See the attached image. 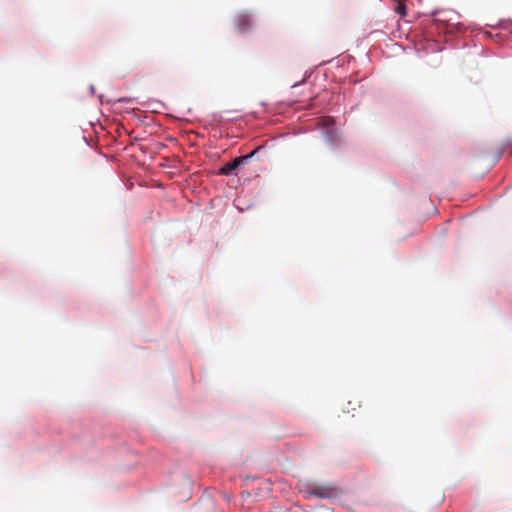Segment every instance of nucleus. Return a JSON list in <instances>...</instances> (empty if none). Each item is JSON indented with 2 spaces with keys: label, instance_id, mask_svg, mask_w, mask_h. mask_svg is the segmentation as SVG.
I'll use <instances>...</instances> for the list:
<instances>
[{
  "label": "nucleus",
  "instance_id": "nucleus-1",
  "mask_svg": "<svg viewBox=\"0 0 512 512\" xmlns=\"http://www.w3.org/2000/svg\"><path fill=\"white\" fill-rule=\"evenodd\" d=\"M308 494L318 498H329L333 494V488L330 486H315L308 491Z\"/></svg>",
  "mask_w": 512,
  "mask_h": 512
},
{
  "label": "nucleus",
  "instance_id": "nucleus-2",
  "mask_svg": "<svg viewBox=\"0 0 512 512\" xmlns=\"http://www.w3.org/2000/svg\"><path fill=\"white\" fill-rule=\"evenodd\" d=\"M236 26L239 32H247L252 27V21L248 14H240L236 18Z\"/></svg>",
  "mask_w": 512,
  "mask_h": 512
},
{
  "label": "nucleus",
  "instance_id": "nucleus-3",
  "mask_svg": "<svg viewBox=\"0 0 512 512\" xmlns=\"http://www.w3.org/2000/svg\"><path fill=\"white\" fill-rule=\"evenodd\" d=\"M244 162V158L237 157L231 162L226 163L219 170L221 175H230L236 168H238Z\"/></svg>",
  "mask_w": 512,
  "mask_h": 512
},
{
  "label": "nucleus",
  "instance_id": "nucleus-4",
  "mask_svg": "<svg viewBox=\"0 0 512 512\" xmlns=\"http://www.w3.org/2000/svg\"><path fill=\"white\" fill-rule=\"evenodd\" d=\"M397 5L395 7V12L399 14L401 17H404L406 15V6L403 3V0H396Z\"/></svg>",
  "mask_w": 512,
  "mask_h": 512
},
{
  "label": "nucleus",
  "instance_id": "nucleus-5",
  "mask_svg": "<svg viewBox=\"0 0 512 512\" xmlns=\"http://www.w3.org/2000/svg\"><path fill=\"white\" fill-rule=\"evenodd\" d=\"M260 149V147L254 149L251 153L245 155V156H241V158H244V162L247 161L248 159L252 158L253 156H255V154L258 152V150Z\"/></svg>",
  "mask_w": 512,
  "mask_h": 512
}]
</instances>
